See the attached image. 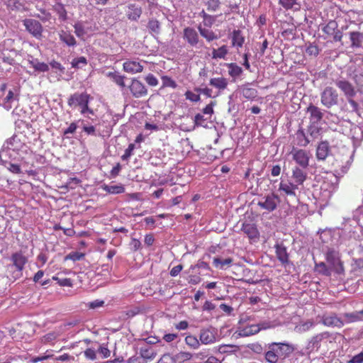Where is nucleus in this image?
Instances as JSON below:
<instances>
[{"instance_id": "c85d7f7f", "label": "nucleus", "mask_w": 363, "mask_h": 363, "mask_svg": "<svg viewBox=\"0 0 363 363\" xmlns=\"http://www.w3.org/2000/svg\"><path fill=\"white\" fill-rule=\"evenodd\" d=\"M226 66L228 68V74L233 78L240 76L242 73V69L236 63H228Z\"/></svg>"}, {"instance_id": "bb28decb", "label": "nucleus", "mask_w": 363, "mask_h": 363, "mask_svg": "<svg viewBox=\"0 0 363 363\" xmlns=\"http://www.w3.org/2000/svg\"><path fill=\"white\" fill-rule=\"evenodd\" d=\"M228 84V79L224 77L212 78L209 82L211 86L220 90L226 89Z\"/></svg>"}, {"instance_id": "603ef678", "label": "nucleus", "mask_w": 363, "mask_h": 363, "mask_svg": "<svg viewBox=\"0 0 363 363\" xmlns=\"http://www.w3.org/2000/svg\"><path fill=\"white\" fill-rule=\"evenodd\" d=\"M162 86L164 87H172L175 89L177 84L174 80L167 76H163L162 77Z\"/></svg>"}, {"instance_id": "4468645a", "label": "nucleus", "mask_w": 363, "mask_h": 363, "mask_svg": "<svg viewBox=\"0 0 363 363\" xmlns=\"http://www.w3.org/2000/svg\"><path fill=\"white\" fill-rule=\"evenodd\" d=\"M293 155V159L298 163L301 167L306 168L308 165L309 157L307 152L303 150L293 149L291 151Z\"/></svg>"}, {"instance_id": "774afa93", "label": "nucleus", "mask_w": 363, "mask_h": 363, "mask_svg": "<svg viewBox=\"0 0 363 363\" xmlns=\"http://www.w3.org/2000/svg\"><path fill=\"white\" fill-rule=\"evenodd\" d=\"M349 363H363V352L358 354L354 355L350 361Z\"/></svg>"}, {"instance_id": "9d476101", "label": "nucleus", "mask_w": 363, "mask_h": 363, "mask_svg": "<svg viewBox=\"0 0 363 363\" xmlns=\"http://www.w3.org/2000/svg\"><path fill=\"white\" fill-rule=\"evenodd\" d=\"M91 96L89 94L84 93H74L72 94L68 99L67 104L70 107L72 106H82L87 101H89Z\"/></svg>"}, {"instance_id": "5701e85b", "label": "nucleus", "mask_w": 363, "mask_h": 363, "mask_svg": "<svg viewBox=\"0 0 363 363\" xmlns=\"http://www.w3.org/2000/svg\"><path fill=\"white\" fill-rule=\"evenodd\" d=\"M192 357V354L189 352H180L173 356H171L170 360L171 363H182L191 359Z\"/></svg>"}, {"instance_id": "2f4dec72", "label": "nucleus", "mask_w": 363, "mask_h": 363, "mask_svg": "<svg viewBox=\"0 0 363 363\" xmlns=\"http://www.w3.org/2000/svg\"><path fill=\"white\" fill-rule=\"evenodd\" d=\"M60 39L68 46H74L77 43L74 37L65 31H62L60 34Z\"/></svg>"}, {"instance_id": "6e6d98bb", "label": "nucleus", "mask_w": 363, "mask_h": 363, "mask_svg": "<svg viewBox=\"0 0 363 363\" xmlns=\"http://www.w3.org/2000/svg\"><path fill=\"white\" fill-rule=\"evenodd\" d=\"M344 316L348 318L350 322H356L362 320V317L360 316L359 311L351 313H345Z\"/></svg>"}, {"instance_id": "f3484780", "label": "nucleus", "mask_w": 363, "mask_h": 363, "mask_svg": "<svg viewBox=\"0 0 363 363\" xmlns=\"http://www.w3.org/2000/svg\"><path fill=\"white\" fill-rule=\"evenodd\" d=\"M337 86L345 94L347 98H352L356 91L353 86L346 80H340L336 82Z\"/></svg>"}, {"instance_id": "4d7b16f0", "label": "nucleus", "mask_w": 363, "mask_h": 363, "mask_svg": "<svg viewBox=\"0 0 363 363\" xmlns=\"http://www.w3.org/2000/svg\"><path fill=\"white\" fill-rule=\"evenodd\" d=\"M207 120V118H205L204 116L201 113H197L194 117V124L195 126H203L205 127L206 125L204 124V122Z\"/></svg>"}, {"instance_id": "423d86ee", "label": "nucleus", "mask_w": 363, "mask_h": 363, "mask_svg": "<svg viewBox=\"0 0 363 363\" xmlns=\"http://www.w3.org/2000/svg\"><path fill=\"white\" fill-rule=\"evenodd\" d=\"M338 94L337 91L332 87H327L321 94V102L328 108L337 103Z\"/></svg>"}, {"instance_id": "bf43d9fd", "label": "nucleus", "mask_w": 363, "mask_h": 363, "mask_svg": "<svg viewBox=\"0 0 363 363\" xmlns=\"http://www.w3.org/2000/svg\"><path fill=\"white\" fill-rule=\"evenodd\" d=\"M52 279L57 280L58 284L62 286H72V281L70 279L65 278V279H59L57 277H53Z\"/></svg>"}, {"instance_id": "5fc2aeb1", "label": "nucleus", "mask_w": 363, "mask_h": 363, "mask_svg": "<svg viewBox=\"0 0 363 363\" xmlns=\"http://www.w3.org/2000/svg\"><path fill=\"white\" fill-rule=\"evenodd\" d=\"M5 4L11 10H18L21 6V4L18 0H6L5 1Z\"/></svg>"}, {"instance_id": "1a4fd4ad", "label": "nucleus", "mask_w": 363, "mask_h": 363, "mask_svg": "<svg viewBox=\"0 0 363 363\" xmlns=\"http://www.w3.org/2000/svg\"><path fill=\"white\" fill-rule=\"evenodd\" d=\"M264 201L258 202V206L268 211H273L275 210L279 202V197L274 194L267 195L264 198Z\"/></svg>"}, {"instance_id": "e2e57ef3", "label": "nucleus", "mask_w": 363, "mask_h": 363, "mask_svg": "<svg viewBox=\"0 0 363 363\" xmlns=\"http://www.w3.org/2000/svg\"><path fill=\"white\" fill-rule=\"evenodd\" d=\"M134 148H135V145L133 143H130L128 145V148L125 150V153L122 156V160H128L131 156L132 152L133 151Z\"/></svg>"}, {"instance_id": "052dcab7", "label": "nucleus", "mask_w": 363, "mask_h": 363, "mask_svg": "<svg viewBox=\"0 0 363 363\" xmlns=\"http://www.w3.org/2000/svg\"><path fill=\"white\" fill-rule=\"evenodd\" d=\"M141 242L136 239L132 238L130 242V250L133 252L138 250L141 247Z\"/></svg>"}, {"instance_id": "de8ad7c7", "label": "nucleus", "mask_w": 363, "mask_h": 363, "mask_svg": "<svg viewBox=\"0 0 363 363\" xmlns=\"http://www.w3.org/2000/svg\"><path fill=\"white\" fill-rule=\"evenodd\" d=\"M72 67L75 69L82 68L87 65V60L85 57L74 58L71 62Z\"/></svg>"}, {"instance_id": "a878e982", "label": "nucleus", "mask_w": 363, "mask_h": 363, "mask_svg": "<svg viewBox=\"0 0 363 363\" xmlns=\"http://www.w3.org/2000/svg\"><path fill=\"white\" fill-rule=\"evenodd\" d=\"M241 92L244 98L248 100H254L257 96V91L254 88L249 87L247 85H244L241 88Z\"/></svg>"}, {"instance_id": "0eeeda50", "label": "nucleus", "mask_w": 363, "mask_h": 363, "mask_svg": "<svg viewBox=\"0 0 363 363\" xmlns=\"http://www.w3.org/2000/svg\"><path fill=\"white\" fill-rule=\"evenodd\" d=\"M129 89L135 98H142L147 95V89L145 86L135 78L132 79Z\"/></svg>"}, {"instance_id": "473e14b6", "label": "nucleus", "mask_w": 363, "mask_h": 363, "mask_svg": "<svg viewBox=\"0 0 363 363\" xmlns=\"http://www.w3.org/2000/svg\"><path fill=\"white\" fill-rule=\"evenodd\" d=\"M279 4L287 10L298 11L301 8L300 4L296 0H279Z\"/></svg>"}, {"instance_id": "a18cd8bd", "label": "nucleus", "mask_w": 363, "mask_h": 363, "mask_svg": "<svg viewBox=\"0 0 363 363\" xmlns=\"http://www.w3.org/2000/svg\"><path fill=\"white\" fill-rule=\"evenodd\" d=\"M55 11L58 14L59 18L62 21H66L67 18V11L63 4L58 3L54 6Z\"/></svg>"}, {"instance_id": "7ed1b4c3", "label": "nucleus", "mask_w": 363, "mask_h": 363, "mask_svg": "<svg viewBox=\"0 0 363 363\" xmlns=\"http://www.w3.org/2000/svg\"><path fill=\"white\" fill-rule=\"evenodd\" d=\"M272 326L269 321L260 322L257 324H251L242 328H239L238 334L240 337H247L258 333L262 330H267Z\"/></svg>"}, {"instance_id": "37998d69", "label": "nucleus", "mask_w": 363, "mask_h": 363, "mask_svg": "<svg viewBox=\"0 0 363 363\" xmlns=\"http://www.w3.org/2000/svg\"><path fill=\"white\" fill-rule=\"evenodd\" d=\"M108 76L118 86L121 87H125V84L124 82V76L119 75L116 72H109Z\"/></svg>"}, {"instance_id": "39448f33", "label": "nucleus", "mask_w": 363, "mask_h": 363, "mask_svg": "<svg viewBox=\"0 0 363 363\" xmlns=\"http://www.w3.org/2000/svg\"><path fill=\"white\" fill-rule=\"evenodd\" d=\"M23 26L26 30L33 37L37 39H40L43 31V28L41 23L33 18H26L23 21Z\"/></svg>"}, {"instance_id": "aec40b11", "label": "nucleus", "mask_w": 363, "mask_h": 363, "mask_svg": "<svg viewBox=\"0 0 363 363\" xmlns=\"http://www.w3.org/2000/svg\"><path fill=\"white\" fill-rule=\"evenodd\" d=\"M242 230L250 239L257 238L259 237V231L256 225L254 223H244L242 226Z\"/></svg>"}, {"instance_id": "20e7f679", "label": "nucleus", "mask_w": 363, "mask_h": 363, "mask_svg": "<svg viewBox=\"0 0 363 363\" xmlns=\"http://www.w3.org/2000/svg\"><path fill=\"white\" fill-rule=\"evenodd\" d=\"M335 159L330 152V148L328 142L319 143V164L326 165L328 167L334 166Z\"/></svg>"}, {"instance_id": "412c9836", "label": "nucleus", "mask_w": 363, "mask_h": 363, "mask_svg": "<svg viewBox=\"0 0 363 363\" xmlns=\"http://www.w3.org/2000/svg\"><path fill=\"white\" fill-rule=\"evenodd\" d=\"M123 69L126 72L135 74L141 72L143 69V66L135 61H127L123 63Z\"/></svg>"}, {"instance_id": "6e6552de", "label": "nucleus", "mask_w": 363, "mask_h": 363, "mask_svg": "<svg viewBox=\"0 0 363 363\" xmlns=\"http://www.w3.org/2000/svg\"><path fill=\"white\" fill-rule=\"evenodd\" d=\"M217 330L213 328L201 329L199 340L203 345L214 343L216 341Z\"/></svg>"}, {"instance_id": "dca6fc26", "label": "nucleus", "mask_w": 363, "mask_h": 363, "mask_svg": "<svg viewBox=\"0 0 363 363\" xmlns=\"http://www.w3.org/2000/svg\"><path fill=\"white\" fill-rule=\"evenodd\" d=\"M11 260L18 272H21L28 262L27 257L21 252H15L11 255Z\"/></svg>"}, {"instance_id": "ddd939ff", "label": "nucleus", "mask_w": 363, "mask_h": 363, "mask_svg": "<svg viewBox=\"0 0 363 363\" xmlns=\"http://www.w3.org/2000/svg\"><path fill=\"white\" fill-rule=\"evenodd\" d=\"M308 111H310L311 113V124L308 127V131L310 136L315 139L318 138V126L316 125L318 122V108L311 106L308 108Z\"/></svg>"}, {"instance_id": "c9c22d12", "label": "nucleus", "mask_w": 363, "mask_h": 363, "mask_svg": "<svg viewBox=\"0 0 363 363\" xmlns=\"http://www.w3.org/2000/svg\"><path fill=\"white\" fill-rule=\"evenodd\" d=\"M296 140L297 145L299 146H306L310 142L308 137L305 135L302 130H298L296 132Z\"/></svg>"}, {"instance_id": "79ce46f5", "label": "nucleus", "mask_w": 363, "mask_h": 363, "mask_svg": "<svg viewBox=\"0 0 363 363\" xmlns=\"http://www.w3.org/2000/svg\"><path fill=\"white\" fill-rule=\"evenodd\" d=\"M18 139H17V136L16 135H13L12 137H11L10 138L7 139L4 145V147L5 148H7V149H9V150H18V142L17 141Z\"/></svg>"}, {"instance_id": "f704fd0d", "label": "nucleus", "mask_w": 363, "mask_h": 363, "mask_svg": "<svg viewBox=\"0 0 363 363\" xmlns=\"http://www.w3.org/2000/svg\"><path fill=\"white\" fill-rule=\"evenodd\" d=\"M74 33L76 35L82 39H84L87 34V28H85L82 22H77L74 25Z\"/></svg>"}, {"instance_id": "3c124183", "label": "nucleus", "mask_w": 363, "mask_h": 363, "mask_svg": "<svg viewBox=\"0 0 363 363\" xmlns=\"http://www.w3.org/2000/svg\"><path fill=\"white\" fill-rule=\"evenodd\" d=\"M207 9L209 11H216L220 5V0H208L207 3Z\"/></svg>"}, {"instance_id": "ea45409f", "label": "nucleus", "mask_w": 363, "mask_h": 363, "mask_svg": "<svg viewBox=\"0 0 363 363\" xmlns=\"http://www.w3.org/2000/svg\"><path fill=\"white\" fill-rule=\"evenodd\" d=\"M293 178L297 185L301 184L306 179V174L301 169L296 167L293 170Z\"/></svg>"}, {"instance_id": "2eb2a0df", "label": "nucleus", "mask_w": 363, "mask_h": 363, "mask_svg": "<svg viewBox=\"0 0 363 363\" xmlns=\"http://www.w3.org/2000/svg\"><path fill=\"white\" fill-rule=\"evenodd\" d=\"M322 323L329 327L342 328L344 325V322L335 313L323 315L322 317Z\"/></svg>"}, {"instance_id": "f8f14e48", "label": "nucleus", "mask_w": 363, "mask_h": 363, "mask_svg": "<svg viewBox=\"0 0 363 363\" xmlns=\"http://www.w3.org/2000/svg\"><path fill=\"white\" fill-rule=\"evenodd\" d=\"M274 345V348L277 353L279 354V357L285 359L289 357L294 351V348L293 345L286 342H272Z\"/></svg>"}, {"instance_id": "e433bc0d", "label": "nucleus", "mask_w": 363, "mask_h": 363, "mask_svg": "<svg viewBox=\"0 0 363 363\" xmlns=\"http://www.w3.org/2000/svg\"><path fill=\"white\" fill-rule=\"evenodd\" d=\"M14 99L18 101V98L17 96H14V94H13V91L9 90L7 96L4 99V101H3L4 108L5 109H6L7 111H9L12 108L11 102Z\"/></svg>"}, {"instance_id": "c03bdc74", "label": "nucleus", "mask_w": 363, "mask_h": 363, "mask_svg": "<svg viewBox=\"0 0 363 363\" xmlns=\"http://www.w3.org/2000/svg\"><path fill=\"white\" fill-rule=\"evenodd\" d=\"M350 40L352 47H360L362 43V34L359 32H352L350 33Z\"/></svg>"}, {"instance_id": "69168bd1", "label": "nucleus", "mask_w": 363, "mask_h": 363, "mask_svg": "<svg viewBox=\"0 0 363 363\" xmlns=\"http://www.w3.org/2000/svg\"><path fill=\"white\" fill-rule=\"evenodd\" d=\"M336 26V23L334 21H330L328 23L327 26H325L323 28V30L328 33V34H332L333 32L335 30V28Z\"/></svg>"}, {"instance_id": "c756f323", "label": "nucleus", "mask_w": 363, "mask_h": 363, "mask_svg": "<svg viewBox=\"0 0 363 363\" xmlns=\"http://www.w3.org/2000/svg\"><path fill=\"white\" fill-rule=\"evenodd\" d=\"M198 30L201 35L208 42L218 39V35L211 30L202 28L201 26H198Z\"/></svg>"}, {"instance_id": "6ab92c4d", "label": "nucleus", "mask_w": 363, "mask_h": 363, "mask_svg": "<svg viewBox=\"0 0 363 363\" xmlns=\"http://www.w3.org/2000/svg\"><path fill=\"white\" fill-rule=\"evenodd\" d=\"M276 255L277 259L283 264L286 265L289 264V254L287 253L286 248L283 245H276Z\"/></svg>"}, {"instance_id": "680f3d73", "label": "nucleus", "mask_w": 363, "mask_h": 363, "mask_svg": "<svg viewBox=\"0 0 363 363\" xmlns=\"http://www.w3.org/2000/svg\"><path fill=\"white\" fill-rule=\"evenodd\" d=\"M145 81L149 85L152 86H157L158 84L157 79L152 74H149L145 77Z\"/></svg>"}, {"instance_id": "72a5a7b5", "label": "nucleus", "mask_w": 363, "mask_h": 363, "mask_svg": "<svg viewBox=\"0 0 363 363\" xmlns=\"http://www.w3.org/2000/svg\"><path fill=\"white\" fill-rule=\"evenodd\" d=\"M228 53V47L226 45H222L218 49H213L212 58L213 59H224L226 55Z\"/></svg>"}, {"instance_id": "4be33fe9", "label": "nucleus", "mask_w": 363, "mask_h": 363, "mask_svg": "<svg viewBox=\"0 0 363 363\" xmlns=\"http://www.w3.org/2000/svg\"><path fill=\"white\" fill-rule=\"evenodd\" d=\"M142 14V9L135 4H130L127 13L128 18L132 21H137Z\"/></svg>"}, {"instance_id": "864d4df0", "label": "nucleus", "mask_w": 363, "mask_h": 363, "mask_svg": "<svg viewBox=\"0 0 363 363\" xmlns=\"http://www.w3.org/2000/svg\"><path fill=\"white\" fill-rule=\"evenodd\" d=\"M83 126V130L89 135L96 136L99 134L96 133V125H88L87 124L84 123V121L82 122Z\"/></svg>"}, {"instance_id": "338daca9", "label": "nucleus", "mask_w": 363, "mask_h": 363, "mask_svg": "<svg viewBox=\"0 0 363 363\" xmlns=\"http://www.w3.org/2000/svg\"><path fill=\"white\" fill-rule=\"evenodd\" d=\"M98 352L100 354H101L103 358H107L111 354L110 350L104 345L100 346V347L98 350Z\"/></svg>"}, {"instance_id": "13d9d810", "label": "nucleus", "mask_w": 363, "mask_h": 363, "mask_svg": "<svg viewBox=\"0 0 363 363\" xmlns=\"http://www.w3.org/2000/svg\"><path fill=\"white\" fill-rule=\"evenodd\" d=\"M185 96H186V99L190 100L191 101H193V102H198L201 99L199 94H194L191 91H187L185 93Z\"/></svg>"}, {"instance_id": "8fccbe9b", "label": "nucleus", "mask_w": 363, "mask_h": 363, "mask_svg": "<svg viewBox=\"0 0 363 363\" xmlns=\"http://www.w3.org/2000/svg\"><path fill=\"white\" fill-rule=\"evenodd\" d=\"M2 164L12 173L20 174L21 173V167L18 164H12L6 161H2Z\"/></svg>"}, {"instance_id": "f257e3e1", "label": "nucleus", "mask_w": 363, "mask_h": 363, "mask_svg": "<svg viewBox=\"0 0 363 363\" xmlns=\"http://www.w3.org/2000/svg\"><path fill=\"white\" fill-rule=\"evenodd\" d=\"M326 262H319V272L325 276H330L332 272L338 275L345 274L343 262L340 259L339 252L328 250L325 253Z\"/></svg>"}, {"instance_id": "a19ab883", "label": "nucleus", "mask_w": 363, "mask_h": 363, "mask_svg": "<svg viewBox=\"0 0 363 363\" xmlns=\"http://www.w3.org/2000/svg\"><path fill=\"white\" fill-rule=\"evenodd\" d=\"M29 63L35 69V71L45 72L49 70V66L45 62H40L38 60H31Z\"/></svg>"}, {"instance_id": "b1692460", "label": "nucleus", "mask_w": 363, "mask_h": 363, "mask_svg": "<svg viewBox=\"0 0 363 363\" xmlns=\"http://www.w3.org/2000/svg\"><path fill=\"white\" fill-rule=\"evenodd\" d=\"M140 354L142 359H152L155 357L156 352L152 347L145 345L140 348Z\"/></svg>"}, {"instance_id": "393cba45", "label": "nucleus", "mask_w": 363, "mask_h": 363, "mask_svg": "<svg viewBox=\"0 0 363 363\" xmlns=\"http://www.w3.org/2000/svg\"><path fill=\"white\" fill-rule=\"evenodd\" d=\"M147 28L150 33L152 35H159L161 30V24L156 18H150L147 23Z\"/></svg>"}, {"instance_id": "49530a36", "label": "nucleus", "mask_w": 363, "mask_h": 363, "mask_svg": "<svg viewBox=\"0 0 363 363\" xmlns=\"http://www.w3.org/2000/svg\"><path fill=\"white\" fill-rule=\"evenodd\" d=\"M185 342L187 345L194 349H197L200 346L199 340L196 337L189 335L185 337Z\"/></svg>"}, {"instance_id": "f03ea898", "label": "nucleus", "mask_w": 363, "mask_h": 363, "mask_svg": "<svg viewBox=\"0 0 363 363\" xmlns=\"http://www.w3.org/2000/svg\"><path fill=\"white\" fill-rule=\"evenodd\" d=\"M333 167H328V164H319V168L322 171L319 173V181H323L320 189L325 193V196L328 198L331 196V189H333L334 184L337 182V177L333 172Z\"/></svg>"}, {"instance_id": "a211bd4d", "label": "nucleus", "mask_w": 363, "mask_h": 363, "mask_svg": "<svg viewBox=\"0 0 363 363\" xmlns=\"http://www.w3.org/2000/svg\"><path fill=\"white\" fill-rule=\"evenodd\" d=\"M274 345H272V343H269L266 345L267 351L264 352V359L269 363H277L279 359V354L277 353L274 348Z\"/></svg>"}, {"instance_id": "9b49d317", "label": "nucleus", "mask_w": 363, "mask_h": 363, "mask_svg": "<svg viewBox=\"0 0 363 363\" xmlns=\"http://www.w3.org/2000/svg\"><path fill=\"white\" fill-rule=\"evenodd\" d=\"M183 38L191 47H196L199 42V34L192 27H186L184 29Z\"/></svg>"}, {"instance_id": "cd10ccee", "label": "nucleus", "mask_w": 363, "mask_h": 363, "mask_svg": "<svg viewBox=\"0 0 363 363\" xmlns=\"http://www.w3.org/2000/svg\"><path fill=\"white\" fill-rule=\"evenodd\" d=\"M245 38L240 30H235L232 33V45L234 47L241 48L244 43Z\"/></svg>"}, {"instance_id": "4c0bfd02", "label": "nucleus", "mask_w": 363, "mask_h": 363, "mask_svg": "<svg viewBox=\"0 0 363 363\" xmlns=\"http://www.w3.org/2000/svg\"><path fill=\"white\" fill-rule=\"evenodd\" d=\"M102 189L109 194H121L125 191V188L122 185L108 186L104 184Z\"/></svg>"}, {"instance_id": "7c9ffc66", "label": "nucleus", "mask_w": 363, "mask_h": 363, "mask_svg": "<svg viewBox=\"0 0 363 363\" xmlns=\"http://www.w3.org/2000/svg\"><path fill=\"white\" fill-rule=\"evenodd\" d=\"M297 188V184H294L292 183L284 184L281 182L279 185V190L284 191V193L288 196H295V190Z\"/></svg>"}, {"instance_id": "58836bf2", "label": "nucleus", "mask_w": 363, "mask_h": 363, "mask_svg": "<svg viewBox=\"0 0 363 363\" xmlns=\"http://www.w3.org/2000/svg\"><path fill=\"white\" fill-rule=\"evenodd\" d=\"M233 262V259L226 258L222 259L220 257H214L213 264L216 267L219 269H224L225 266H229Z\"/></svg>"}, {"instance_id": "09e8293b", "label": "nucleus", "mask_w": 363, "mask_h": 363, "mask_svg": "<svg viewBox=\"0 0 363 363\" xmlns=\"http://www.w3.org/2000/svg\"><path fill=\"white\" fill-rule=\"evenodd\" d=\"M84 256L85 255L82 252H72L65 257L64 260H72L74 262H76L82 259L84 257Z\"/></svg>"}, {"instance_id": "0e129e2a", "label": "nucleus", "mask_w": 363, "mask_h": 363, "mask_svg": "<svg viewBox=\"0 0 363 363\" xmlns=\"http://www.w3.org/2000/svg\"><path fill=\"white\" fill-rule=\"evenodd\" d=\"M84 356L91 360H95L96 359V352L91 348H88L84 351Z\"/></svg>"}]
</instances>
